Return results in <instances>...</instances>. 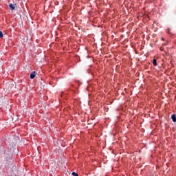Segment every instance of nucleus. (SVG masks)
Wrapping results in <instances>:
<instances>
[{
    "label": "nucleus",
    "mask_w": 176,
    "mask_h": 176,
    "mask_svg": "<svg viewBox=\"0 0 176 176\" xmlns=\"http://www.w3.org/2000/svg\"><path fill=\"white\" fill-rule=\"evenodd\" d=\"M153 65H155V66L157 65V63L156 62V59H153Z\"/></svg>",
    "instance_id": "obj_4"
},
{
    "label": "nucleus",
    "mask_w": 176,
    "mask_h": 176,
    "mask_svg": "<svg viewBox=\"0 0 176 176\" xmlns=\"http://www.w3.org/2000/svg\"><path fill=\"white\" fill-rule=\"evenodd\" d=\"M9 7L10 8L11 10H14V9H15V8H16V6H14V4H12V3H10V4L9 5Z\"/></svg>",
    "instance_id": "obj_1"
},
{
    "label": "nucleus",
    "mask_w": 176,
    "mask_h": 176,
    "mask_svg": "<svg viewBox=\"0 0 176 176\" xmlns=\"http://www.w3.org/2000/svg\"><path fill=\"white\" fill-rule=\"evenodd\" d=\"M72 175H74V176H78V173H76L75 172H73V173H72Z\"/></svg>",
    "instance_id": "obj_6"
},
{
    "label": "nucleus",
    "mask_w": 176,
    "mask_h": 176,
    "mask_svg": "<svg viewBox=\"0 0 176 176\" xmlns=\"http://www.w3.org/2000/svg\"><path fill=\"white\" fill-rule=\"evenodd\" d=\"M0 38H3V33L0 31Z\"/></svg>",
    "instance_id": "obj_5"
},
{
    "label": "nucleus",
    "mask_w": 176,
    "mask_h": 176,
    "mask_svg": "<svg viewBox=\"0 0 176 176\" xmlns=\"http://www.w3.org/2000/svg\"><path fill=\"white\" fill-rule=\"evenodd\" d=\"M171 118H172L173 122H176L175 115H172Z\"/></svg>",
    "instance_id": "obj_3"
},
{
    "label": "nucleus",
    "mask_w": 176,
    "mask_h": 176,
    "mask_svg": "<svg viewBox=\"0 0 176 176\" xmlns=\"http://www.w3.org/2000/svg\"><path fill=\"white\" fill-rule=\"evenodd\" d=\"M35 72H33L30 74V79H34L35 78Z\"/></svg>",
    "instance_id": "obj_2"
}]
</instances>
